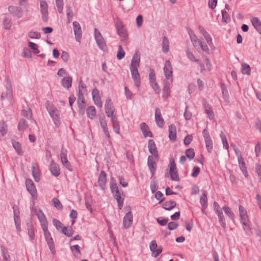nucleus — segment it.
Returning a JSON list of instances; mask_svg holds the SVG:
<instances>
[{"instance_id": "f257e3e1", "label": "nucleus", "mask_w": 261, "mask_h": 261, "mask_svg": "<svg viewBox=\"0 0 261 261\" xmlns=\"http://www.w3.org/2000/svg\"><path fill=\"white\" fill-rule=\"evenodd\" d=\"M36 215L40 223L45 241H46L51 253L54 255L56 253L55 245L51 234L48 229V222L46 218L41 210H39L36 212Z\"/></svg>"}, {"instance_id": "f03ea898", "label": "nucleus", "mask_w": 261, "mask_h": 261, "mask_svg": "<svg viewBox=\"0 0 261 261\" xmlns=\"http://www.w3.org/2000/svg\"><path fill=\"white\" fill-rule=\"evenodd\" d=\"M45 106L50 116L54 121V124L57 127H59L61 124L59 111L53 104L48 101L46 102Z\"/></svg>"}, {"instance_id": "7ed1b4c3", "label": "nucleus", "mask_w": 261, "mask_h": 261, "mask_svg": "<svg viewBox=\"0 0 261 261\" xmlns=\"http://www.w3.org/2000/svg\"><path fill=\"white\" fill-rule=\"evenodd\" d=\"M116 28L117 33L121 39V40L125 44L128 43V34L126 29L124 27L123 22L118 20L116 23Z\"/></svg>"}, {"instance_id": "20e7f679", "label": "nucleus", "mask_w": 261, "mask_h": 261, "mask_svg": "<svg viewBox=\"0 0 261 261\" xmlns=\"http://www.w3.org/2000/svg\"><path fill=\"white\" fill-rule=\"evenodd\" d=\"M94 37L98 46L103 51L107 50V46L100 32L97 28L94 29Z\"/></svg>"}, {"instance_id": "39448f33", "label": "nucleus", "mask_w": 261, "mask_h": 261, "mask_svg": "<svg viewBox=\"0 0 261 261\" xmlns=\"http://www.w3.org/2000/svg\"><path fill=\"white\" fill-rule=\"evenodd\" d=\"M125 209L128 212L124 216L123 220V227L125 229L129 228L133 223V216L131 212V207L129 206H126Z\"/></svg>"}, {"instance_id": "423d86ee", "label": "nucleus", "mask_w": 261, "mask_h": 261, "mask_svg": "<svg viewBox=\"0 0 261 261\" xmlns=\"http://www.w3.org/2000/svg\"><path fill=\"white\" fill-rule=\"evenodd\" d=\"M168 167L169 168V174L171 179L173 181H179L180 179L175 161L174 160L170 161Z\"/></svg>"}, {"instance_id": "0eeeda50", "label": "nucleus", "mask_w": 261, "mask_h": 261, "mask_svg": "<svg viewBox=\"0 0 261 261\" xmlns=\"http://www.w3.org/2000/svg\"><path fill=\"white\" fill-rule=\"evenodd\" d=\"M6 90L5 92H3L1 94V99L7 97L8 98H11L12 96V88L10 79L8 75L6 76Z\"/></svg>"}, {"instance_id": "6e6552de", "label": "nucleus", "mask_w": 261, "mask_h": 261, "mask_svg": "<svg viewBox=\"0 0 261 261\" xmlns=\"http://www.w3.org/2000/svg\"><path fill=\"white\" fill-rule=\"evenodd\" d=\"M25 186L28 192L31 195L33 199L37 198V192L36 187L30 179H27L25 180Z\"/></svg>"}, {"instance_id": "1a4fd4ad", "label": "nucleus", "mask_w": 261, "mask_h": 261, "mask_svg": "<svg viewBox=\"0 0 261 261\" xmlns=\"http://www.w3.org/2000/svg\"><path fill=\"white\" fill-rule=\"evenodd\" d=\"M67 151L66 149L64 148H62L61 151L60 153V159L61 161L63 164V165L69 171H72V167L70 165V163L67 160Z\"/></svg>"}, {"instance_id": "9d476101", "label": "nucleus", "mask_w": 261, "mask_h": 261, "mask_svg": "<svg viewBox=\"0 0 261 261\" xmlns=\"http://www.w3.org/2000/svg\"><path fill=\"white\" fill-rule=\"evenodd\" d=\"M149 248L152 252V256L154 257H157L162 251V247H158L155 240H153L150 242Z\"/></svg>"}, {"instance_id": "9b49d317", "label": "nucleus", "mask_w": 261, "mask_h": 261, "mask_svg": "<svg viewBox=\"0 0 261 261\" xmlns=\"http://www.w3.org/2000/svg\"><path fill=\"white\" fill-rule=\"evenodd\" d=\"M13 214H14V220L15 224L16 226V229L18 231L21 230V223L20 219L19 217L20 212L18 207L14 205L13 206Z\"/></svg>"}, {"instance_id": "f8f14e48", "label": "nucleus", "mask_w": 261, "mask_h": 261, "mask_svg": "<svg viewBox=\"0 0 261 261\" xmlns=\"http://www.w3.org/2000/svg\"><path fill=\"white\" fill-rule=\"evenodd\" d=\"M138 67H129L132 79H133L135 86L139 87L140 84V76L138 72Z\"/></svg>"}, {"instance_id": "ddd939ff", "label": "nucleus", "mask_w": 261, "mask_h": 261, "mask_svg": "<svg viewBox=\"0 0 261 261\" xmlns=\"http://www.w3.org/2000/svg\"><path fill=\"white\" fill-rule=\"evenodd\" d=\"M165 77L168 79H172L173 75V68L169 60L166 61L163 68Z\"/></svg>"}, {"instance_id": "4468645a", "label": "nucleus", "mask_w": 261, "mask_h": 261, "mask_svg": "<svg viewBox=\"0 0 261 261\" xmlns=\"http://www.w3.org/2000/svg\"><path fill=\"white\" fill-rule=\"evenodd\" d=\"M72 24L75 39L77 42L80 43L82 39V30L81 25L77 21H74Z\"/></svg>"}, {"instance_id": "2eb2a0df", "label": "nucleus", "mask_w": 261, "mask_h": 261, "mask_svg": "<svg viewBox=\"0 0 261 261\" xmlns=\"http://www.w3.org/2000/svg\"><path fill=\"white\" fill-rule=\"evenodd\" d=\"M154 158H155L153 156L149 155L147 159V165L151 174V177L154 176L157 166V164L155 162Z\"/></svg>"}, {"instance_id": "dca6fc26", "label": "nucleus", "mask_w": 261, "mask_h": 261, "mask_svg": "<svg viewBox=\"0 0 261 261\" xmlns=\"http://www.w3.org/2000/svg\"><path fill=\"white\" fill-rule=\"evenodd\" d=\"M105 112L107 116L109 117L113 115L114 112V108L113 102L111 99L108 98L105 105Z\"/></svg>"}, {"instance_id": "f3484780", "label": "nucleus", "mask_w": 261, "mask_h": 261, "mask_svg": "<svg viewBox=\"0 0 261 261\" xmlns=\"http://www.w3.org/2000/svg\"><path fill=\"white\" fill-rule=\"evenodd\" d=\"M49 170L51 174L56 177L60 174V168L59 165L55 162L54 160H51L49 166Z\"/></svg>"}, {"instance_id": "a211bd4d", "label": "nucleus", "mask_w": 261, "mask_h": 261, "mask_svg": "<svg viewBox=\"0 0 261 261\" xmlns=\"http://www.w3.org/2000/svg\"><path fill=\"white\" fill-rule=\"evenodd\" d=\"M106 182L107 173L105 171H101L98 178V186L101 190H104L105 189Z\"/></svg>"}, {"instance_id": "6ab92c4d", "label": "nucleus", "mask_w": 261, "mask_h": 261, "mask_svg": "<svg viewBox=\"0 0 261 261\" xmlns=\"http://www.w3.org/2000/svg\"><path fill=\"white\" fill-rule=\"evenodd\" d=\"M148 150L150 154H152L155 159H159L158 151L157 148L155 144L154 141L153 140H149L148 141Z\"/></svg>"}, {"instance_id": "aec40b11", "label": "nucleus", "mask_w": 261, "mask_h": 261, "mask_svg": "<svg viewBox=\"0 0 261 261\" xmlns=\"http://www.w3.org/2000/svg\"><path fill=\"white\" fill-rule=\"evenodd\" d=\"M155 120L156 125L160 128H162L164 124V120L163 118L161 111L159 108H156L155 111Z\"/></svg>"}, {"instance_id": "412c9836", "label": "nucleus", "mask_w": 261, "mask_h": 261, "mask_svg": "<svg viewBox=\"0 0 261 261\" xmlns=\"http://www.w3.org/2000/svg\"><path fill=\"white\" fill-rule=\"evenodd\" d=\"M92 98L94 103L98 107L101 108L102 106V102L99 95L98 90L95 88L92 90Z\"/></svg>"}, {"instance_id": "4be33fe9", "label": "nucleus", "mask_w": 261, "mask_h": 261, "mask_svg": "<svg viewBox=\"0 0 261 261\" xmlns=\"http://www.w3.org/2000/svg\"><path fill=\"white\" fill-rule=\"evenodd\" d=\"M8 9L9 12L14 14L18 18H20L22 16V10L20 7L10 6Z\"/></svg>"}, {"instance_id": "5701e85b", "label": "nucleus", "mask_w": 261, "mask_h": 261, "mask_svg": "<svg viewBox=\"0 0 261 261\" xmlns=\"http://www.w3.org/2000/svg\"><path fill=\"white\" fill-rule=\"evenodd\" d=\"M252 25L256 31L261 35V21L257 17H252L250 19Z\"/></svg>"}, {"instance_id": "b1692460", "label": "nucleus", "mask_w": 261, "mask_h": 261, "mask_svg": "<svg viewBox=\"0 0 261 261\" xmlns=\"http://www.w3.org/2000/svg\"><path fill=\"white\" fill-rule=\"evenodd\" d=\"M140 55L139 51H136L133 55L130 67H139L140 63Z\"/></svg>"}, {"instance_id": "393cba45", "label": "nucleus", "mask_w": 261, "mask_h": 261, "mask_svg": "<svg viewBox=\"0 0 261 261\" xmlns=\"http://www.w3.org/2000/svg\"><path fill=\"white\" fill-rule=\"evenodd\" d=\"M238 162L239 164L240 169L243 172L244 176L247 177L248 175L247 168L246 167L245 163L244 161L242 155H238Z\"/></svg>"}, {"instance_id": "a878e982", "label": "nucleus", "mask_w": 261, "mask_h": 261, "mask_svg": "<svg viewBox=\"0 0 261 261\" xmlns=\"http://www.w3.org/2000/svg\"><path fill=\"white\" fill-rule=\"evenodd\" d=\"M203 107L204 109L205 112L207 114L209 118L211 119L214 118V114L213 111H212L210 105L208 103V102L204 100L202 102Z\"/></svg>"}, {"instance_id": "bb28decb", "label": "nucleus", "mask_w": 261, "mask_h": 261, "mask_svg": "<svg viewBox=\"0 0 261 261\" xmlns=\"http://www.w3.org/2000/svg\"><path fill=\"white\" fill-rule=\"evenodd\" d=\"M140 129L144 137H152V133L149 130L148 126L145 123L143 122L140 124Z\"/></svg>"}, {"instance_id": "cd10ccee", "label": "nucleus", "mask_w": 261, "mask_h": 261, "mask_svg": "<svg viewBox=\"0 0 261 261\" xmlns=\"http://www.w3.org/2000/svg\"><path fill=\"white\" fill-rule=\"evenodd\" d=\"M110 117L111 118L112 120V123L113 126V129L114 132L117 134H120V125H119V122L118 121V120L117 118V117L115 115H113L112 116H110Z\"/></svg>"}, {"instance_id": "c85d7f7f", "label": "nucleus", "mask_w": 261, "mask_h": 261, "mask_svg": "<svg viewBox=\"0 0 261 261\" xmlns=\"http://www.w3.org/2000/svg\"><path fill=\"white\" fill-rule=\"evenodd\" d=\"M202 194L200 198V203L203 209H206L207 207V192L206 190L202 191Z\"/></svg>"}, {"instance_id": "c756f323", "label": "nucleus", "mask_w": 261, "mask_h": 261, "mask_svg": "<svg viewBox=\"0 0 261 261\" xmlns=\"http://www.w3.org/2000/svg\"><path fill=\"white\" fill-rule=\"evenodd\" d=\"M241 223L243 225V228L245 233L248 236L252 234V232L250 221L249 220H245V221H241Z\"/></svg>"}, {"instance_id": "7c9ffc66", "label": "nucleus", "mask_w": 261, "mask_h": 261, "mask_svg": "<svg viewBox=\"0 0 261 261\" xmlns=\"http://www.w3.org/2000/svg\"><path fill=\"white\" fill-rule=\"evenodd\" d=\"M169 138L171 141H175L176 139V128L174 124L169 126Z\"/></svg>"}, {"instance_id": "2f4dec72", "label": "nucleus", "mask_w": 261, "mask_h": 261, "mask_svg": "<svg viewBox=\"0 0 261 261\" xmlns=\"http://www.w3.org/2000/svg\"><path fill=\"white\" fill-rule=\"evenodd\" d=\"M189 34L191 41L192 42L193 45L195 47L199 46V45L201 44L202 41L198 38V37L195 35L193 32L191 31V32H189Z\"/></svg>"}, {"instance_id": "473e14b6", "label": "nucleus", "mask_w": 261, "mask_h": 261, "mask_svg": "<svg viewBox=\"0 0 261 261\" xmlns=\"http://www.w3.org/2000/svg\"><path fill=\"white\" fill-rule=\"evenodd\" d=\"M239 215L240 217V221H245V220H249L247 211L246 209L242 206V205H239Z\"/></svg>"}, {"instance_id": "72a5a7b5", "label": "nucleus", "mask_w": 261, "mask_h": 261, "mask_svg": "<svg viewBox=\"0 0 261 261\" xmlns=\"http://www.w3.org/2000/svg\"><path fill=\"white\" fill-rule=\"evenodd\" d=\"M170 93V83L168 82H164V87L163 89L162 97L164 99H166Z\"/></svg>"}, {"instance_id": "f704fd0d", "label": "nucleus", "mask_w": 261, "mask_h": 261, "mask_svg": "<svg viewBox=\"0 0 261 261\" xmlns=\"http://www.w3.org/2000/svg\"><path fill=\"white\" fill-rule=\"evenodd\" d=\"M72 79L70 76H66L62 79L61 81L62 86L68 89L71 87Z\"/></svg>"}, {"instance_id": "c9c22d12", "label": "nucleus", "mask_w": 261, "mask_h": 261, "mask_svg": "<svg viewBox=\"0 0 261 261\" xmlns=\"http://www.w3.org/2000/svg\"><path fill=\"white\" fill-rule=\"evenodd\" d=\"M32 173L35 181L39 182L40 180V173L37 167L34 164L31 167Z\"/></svg>"}, {"instance_id": "e433bc0d", "label": "nucleus", "mask_w": 261, "mask_h": 261, "mask_svg": "<svg viewBox=\"0 0 261 261\" xmlns=\"http://www.w3.org/2000/svg\"><path fill=\"white\" fill-rule=\"evenodd\" d=\"M82 88V78L80 77L79 81V94H78V98H77V104L79 106L80 113L82 111V90L81 88Z\"/></svg>"}, {"instance_id": "4c0bfd02", "label": "nucleus", "mask_w": 261, "mask_h": 261, "mask_svg": "<svg viewBox=\"0 0 261 261\" xmlns=\"http://www.w3.org/2000/svg\"><path fill=\"white\" fill-rule=\"evenodd\" d=\"M11 142L12 146L16 151L17 154L19 155H21L22 153L21 144L19 142L14 140H12Z\"/></svg>"}, {"instance_id": "58836bf2", "label": "nucleus", "mask_w": 261, "mask_h": 261, "mask_svg": "<svg viewBox=\"0 0 261 261\" xmlns=\"http://www.w3.org/2000/svg\"><path fill=\"white\" fill-rule=\"evenodd\" d=\"M176 205V203L173 200H169L165 202L163 204V207L168 211H170L174 208Z\"/></svg>"}, {"instance_id": "ea45409f", "label": "nucleus", "mask_w": 261, "mask_h": 261, "mask_svg": "<svg viewBox=\"0 0 261 261\" xmlns=\"http://www.w3.org/2000/svg\"><path fill=\"white\" fill-rule=\"evenodd\" d=\"M70 249L76 258H80L81 256L80 247L78 245H74L70 247Z\"/></svg>"}, {"instance_id": "a19ab883", "label": "nucleus", "mask_w": 261, "mask_h": 261, "mask_svg": "<svg viewBox=\"0 0 261 261\" xmlns=\"http://www.w3.org/2000/svg\"><path fill=\"white\" fill-rule=\"evenodd\" d=\"M27 226L28 235L29 236L31 240L32 241L35 237L33 226L31 222H28L27 223Z\"/></svg>"}, {"instance_id": "79ce46f5", "label": "nucleus", "mask_w": 261, "mask_h": 261, "mask_svg": "<svg viewBox=\"0 0 261 261\" xmlns=\"http://www.w3.org/2000/svg\"><path fill=\"white\" fill-rule=\"evenodd\" d=\"M121 195L120 191L118 192V193L117 192L115 194V197L117 200L118 206L119 210L122 209L124 201V198L122 197Z\"/></svg>"}, {"instance_id": "37998d69", "label": "nucleus", "mask_w": 261, "mask_h": 261, "mask_svg": "<svg viewBox=\"0 0 261 261\" xmlns=\"http://www.w3.org/2000/svg\"><path fill=\"white\" fill-rule=\"evenodd\" d=\"M169 40L167 37L164 36L162 40V50L164 53H167L169 51Z\"/></svg>"}, {"instance_id": "c03bdc74", "label": "nucleus", "mask_w": 261, "mask_h": 261, "mask_svg": "<svg viewBox=\"0 0 261 261\" xmlns=\"http://www.w3.org/2000/svg\"><path fill=\"white\" fill-rule=\"evenodd\" d=\"M216 213L217 214L219 218V222L220 224L223 228H225L226 227V223L222 211H218Z\"/></svg>"}, {"instance_id": "a18cd8bd", "label": "nucleus", "mask_w": 261, "mask_h": 261, "mask_svg": "<svg viewBox=\"0 0 261 261\" xmlns=\"http://www.w3.org/2000/svg\"><path fill=\"white\" fill-rule=\"evenodd\" d=\"M226 215L232 221L234 220V215L231 209L228 206H223L222 208Z\"/></svg>"}, {"instance_id": "49530a36", "label": "nucleus", "mask_w": 261, "mask_h": 261, "mask_svg": "<svg viewBox=\"0 0 261 261\" xmlns=\"http://www.w3.org/2000/svg\"><path fill=\"white\" fill-rule=\"evenodd\" d=\"M96 111L94 106H90L87 109V114L90 119H93L95 116Z\"/></svg>"}, {"instance_id": "de8ad7c7", "label": "nucleus", "mask_w": 261, "mask_h": 261, "mask_svg": "<svg viewBox=\"0 0 261 261\" xmlns=\"http://www.w3.org/2000/svg\"><path fill=\"white\" fill-rule=\"evenodd\" d=\"M28 122L25 119H21L20 120L18 124V129L19 130H24L28 127Z\"/></svg>"}, {"instance_id": "09e8293b", "label": "nucleus", "mask_w": 261, "mask_h": 261, "mask_svg": "<svg viewBox=\"0 0 261 261\" xmlns=\"http://www.w3.org/2000/svg\"><path fill=\"white\" fill-rule=\"evenodd\" d=\"M61 231L63 233L68 237H71L73 233V231L71 227H67L63 226L62 229H61Z\"/></svg>"}, {"instance_id": "8fccbe9b", "label": "nucleus", "mask_w": 261, "mask_h": 261, "mask_svg": "<svg viewBox=\"0 0 261 261\" xmlns=\"http://www.w3.org/2000/svg\"><path fill=\"white\" fill-rule=\"evenodd\" d=\"M242 73L244 74L250 75L251 72V68L250 66L246 63H243L242 64Z\"/></svg>"}, {"instance_id": "3c124183", "label": "nucleus", "mask_w": 261, "mask_h": 261, "mask_svg": "<svg viewBox=\"0 0 261 261\" xmlns=\"http://www.w3.org/2000/svg\"><path fill=\"white\" fill-rule=\"evenodd\" d=\"M3 24L6 30H10L12 25L11 19L7 17H5L3 20Z\"/></svg>"}, {"instance_id": "603ef678", "label": "nucleus", "mask_w": 261, "mask_h": 261, "mask_svg": "<svg viewBox=\"0 0 261 261\" xmlns=\"http://www.w3.org/2000/svg\"><path fill=\"white\" fill-rule=\"evenodd\" d=\"M125 54V51L123 50L122 45H119L118 46V50L117 54V59L119 60L122 59L124 57Z\"/></svg>"}, {"instance_id": "864d4df0", "label": "nucleus", "mask_w": 261, "mask_h": 261, "mask_svg": "<svg viewBox=\"0 0 261 261\" xmlns=\"http://www.w3.org/2000/svg\"><path fill=\"white\" fill-rule=\"evenodd\" d=\"M41 13H48V6L46 2L44 1L40 2Z\"/></svg>"}, {"instance_id": "5fc2aeb1", "label": "nucleus", "mask_w": 261, "mask_h": 261, "mask_svg": "<svg viewBox=\"0 0 261 261\" xmlns=\"http://www.w3.org/2000/svg\"><path fill=\"white\" fill-rule=\"evenodd\" d=\"M186 155L190 160L194 159L195 156L194 150L193 148H189L186 150Z\"/></svg>"}, {"instance_id": "6e6d98bb", "label": "nucleus", "mask_w": 261, "mask_h": 261, "mask_svg": "<svg viewBox=\"0 0 261 261\" xmlns=\"http://www.w3.org/2000/svg\"><path fill=\"white\" fill-rule=\"evenodd\" d=\"M0 133L3 136L7 133V125L4 121L0 122Z\"/></svg>"}, {"instance_id": "4d7b16f0", "label": "nucleus", "mask_w": 261, "mask_h": 261, "mask_svg": "<svg viewBox=\"0 0 261 261\" xmlns=\"http://www.w3.org/2000/svg\"><path fill=\"white\" fill-rule=\"evenodd\" d=\"M205 143V147L207 150V151L209 153L212 152L213 148V141L212 139H207L204 140Z\"/></svg>"}, {"instance_id": "13d9d810", "label": "nucleus", "mask_w": 261, "mask_h": 261, "mask_svg": "<svg viewBox=\"0 0 261 261\" xmlns=\"http://www.w3.org/2000/svg\"><path fill=\"white\" fill-rule=\"evenodd\" d=\"M54 205L56 207L58 210H61L63 208V205L61 202L57 198H54L51 200Z\"/></svg>"}, {"instance_id": "bf43d9fd", "label": "nucleus", "mask_w": 261, "mask_h": 261, "mask_svg": "<svg viewBox=\"0 0 261 261\" xmlns=\"http://www.w3.org/2000/svg\"><path fill=\"white\" fill-rule=\"evenodd\" d=\"M22 115L28 119H31L32 116L31 109L30 108H29L28 110L23 109L22 110Z\"/></svg>"}, {"instance_id": "052dcab7", "label": "nucleus", "mask_w": 261, "mask_h": 261, "mask_svg": "<svg viewBox=\"0 0 261 261\" xmlns=\"http://www.w3.org/2000/svg\"><path fill=\"white\" fill-rule=\"evenodd\" d=\"M21 56L28 58H32V55L31 50L27 47H24L23 49Z\"/></svg>"}, {"instance_id": "680f3d73", "label": "nucleus", "mask_w": 261, "mask_h": 261, "mask_svg": "<svg viewBox=\"0 0 261 261\" xmlns=\"http://www.w3.org/2000/svg\"><path fill=\"white\" fill-rule=\"evenodd\" d=\"M28 46L32 49L33 52L34 54H37L39 53L38 46L36 43H33L32 42H29Z\"/></svg>"}, {"instance_id": "e2e57ef3", "label": "nucleus", "mask_w": 261, "mask_h": 261, "mask_svg": "<svg viewBox=\"0 0 261 261\" xmlns=\"http://www.w3.org/2000/svg\"><path fill=\"white\" fill-rule=\"evenodd\" d=\"M110 190L111 191V192L113 194L116 193L117 192L118 193V192H119L116 183L112 181L110 182Z\"/></svg>"}, {"instance_id": "0e129e2a", "label": "nucleus", "mask_w": 261, "mask_h": 261, "mask_svg": "<svg viewBox=\"0 0 261 261\" xmlns=\"http://www.w3.org/2000/svg\"><path fill=\"white\" fill-rule=\"evenodd\" d=\"M186 54L188 58L191 60V61L195 62H198L199 60L195 59L194 55L193 54L189 49H188L186 51Z\"/></svg>"}, {"instance_id": "69168bd1", "label": "nucleus", "mask_w": 261, "mask_h": 261, "mask_svg": "<svg viewBox=\"0 0 261 261\" xmlns=\"http://www.w3.org/2000/svg\"><path fill=\"white\" fill-rule=\"evenodd\" d=\"M220 137H221V140H222V143H223V147L225 148L226 149H228V147H229L228 143L227 142L226 137H225V135H224V134H223V133L222 132L220 134Z\"/></svg>"}, {"instance_id": "338daca9", "label": "nucleus", "mask_w": 261, "mask_h": 261, "mask_svg": "<svg viewBox=\"0 0 261 261\" xmlns=\"http://www.w3.org/2000/svg\"><path fill=\"white\" fill-rule=\"evenodd\" d=\"M53 223L56 229L58 230L60 229L61 230V229H62V227H63V224L59 220L57 219H54L53 220Z\"/></svg>"}, {"instance_id": "774afa93", "label": "nucleus", "mask_w": 261, "mask_h": 261, "mask_svg": "<svg viewBox=\"0 0 261 261\" xmlns=\"http://www.w3.org/2000/svg\"><path fill=\"white\" fill-rule=\"evenodd\" d=\"M28 36L32 39H39L41 34L39 32L31 31L28 33Z\"/></svg>"}]
</instances>
